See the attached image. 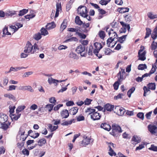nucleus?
Here are the masks:
<instances>
[{
	"mask_svg": "<svg viewBox=\"0 0 157 157\" xmlns=\"http://www.w3.org/2000/svg\"><path fill=\"white\" fill-rule=\"evenodd\" d=\"M112 135L116 136L117 134L122 132L121 127L117 124H114L112 126Z\"/></svg>",
	"mask_w": 157,
	"mask_h": 157,
	"instance_id": "nucleus-1",
	"label": "nucleus"
},
{
	"mask_svg": "<svg viewBox=\"0 0 157 157\" xmlns=\"http://www.w3.org/2000/svg\"><path fill=\"white\" fill-rule=\"evenodd\" d=\"M85 50V47L83 45H79L75 49L76 52L78 54H80L81 56H84L86 55V50Z\"/></svg>",
	"mask_w": 157,
	"mask_h": 157,
	"instance_id": "nucleus-2",
	"label": "nucleus"
},
{
	"mask_svg": "<svg viewBox=\"0 0 157 157\" xmlns=\"http://www.w3.org/2000/svg\"><path fill=\"white\" fill-rule=\"evenodd\" d=\"M33 46L28 41L24 48V52L26 53L33 54L34 52H33Z\"/></svg>",
	"mask_w": 157,
	"mask_h": 157,
	"instance_id": "nucleus-3",
	"label": "nucleus"
},
{
	"mask_svg": "<svg viewBox=\"0 0 157 157\" xmlns=\"http://www.w3.org/2000/svg\"><path fill=\"white\" fill-rule=\"evenodd\" d=\"M109 35L110 37L107 40V45H108L109 47H110V44L114 41L115 38L117 37V35L116 32L111 33L110 31H109Z\"/></svg>",
	"mask_w": 157,
	"mask_h": 157,
	"instance_id": "nucleus-4",
	"label": "nucleus"
},
{
	"mask_svg": "<svg viewBox=\"0 0 157 157\" xmlns=\"http://www.w3.org/2000/svg\"><path fill=\"white\" fill-rule=\"evenodd\" d=\"M77 11L79 14L83 17L84 16H86V14L87 13L86 7L84 6H79L77 9Z\"/></svg>",
	"mask_w": 157,
	"mask_h": 157,
	"instance_id": "nucleus-5",
	"label": "nucleus"
},
{
	"mask_svg": "<svg viewBox=\"0 0 157 157\" xmlns=\"http://www.w3.org/2000/svg\"><path fill=\"white\" fill-rule=\"evenodd\" d=\"M147 128L149 132L152 134L155 135L157 131V127L155 125L149 124Z\"/></svg>",
	"mask_w": 157,
	"mask_h": 157,
	"instance_id": "nucleus-6",
	"label": "nucleus"
},
{
	"mask_svg": "<svg viewBox=\"0 0 157 157\" xmlns=\"http://www.w3.org/2000/svg\"><path fill=\"white\" fill-rule=\"evenodd\" d=\"M143 49H140L139 50L138 52V56L139 57L138 59L142 61H144L146 59L145 57L146 52L145 51H144L141 53H140L141 52H143Z\"/></svg>",
	"mask_w": 157,
	"mask_h": 157,
	"instance_id": "nucleus-7",
	"label": "nucleus"
},
{
	"mask_svg": "<svg viewBox=\"0 0 157 157\" xmlns=\"http://www.w3.org/2000/svg\"><path fill=\"white\" fill-rule=\"evenodd\" d=\"M101 117V115L97 112H94L92 115H90V118L93 120H99Z\"/></svg>",
	"mask_w": 157,
	"mask_h": 157,
	"instance_id": "nucleus-8",
	"label": "nucleus"
},
{
	"mask_svg": "<svg viewBox=\"0 0 157 157\" xmlns=\"http://www.w3.org/2000/svg\"><path fill=\"white\" fill-rule=\"evenodd\" d=\"M8 119V117L6 114L0 113V123H4L7 121Z\"/></svg>",
	"mask_w": 157,
	"mask_h": 157,
	"instance_id": "nucleus-9",
	"label": "nucleus"
},
{
	"mask_svg": "<svg viewBox=\"0 0 157 157\" xmlns=\"http://www.w3.org/2000/svg\"><path fill=\"white\" fill-rule=\"evenodd\" d=\"M100 127L107 131H109L111 129L110 126L105 122L101 124Z\"/></svg>",
	"mask_w": 157,
	"mask_h": 157,
	"instance_id": "nucleus-10",
	"label": "nucleus"
},
{
	"mask_svg": "<svg viewBox=\"0 0 157 157\" xmlns=\"http://www.w3.org/2000/svg\"><path fill=\"white\" fill-rule=\"evenodd\" d=\"M114 106L111 105L109 104H107L105 105L104 109V111L105 110L107 111H111L114 108Z\"/></svg>",
	"mask_w": 157,
	"mask_h": 157,
	"instance_id": "nucleus-11",
	"label": "nucleus"
},
{
	"mask_svg": "<svg viewBox=\"0 0 157 157\" xmlns=\"http://www.w3.org/2000/svg\"><path fill=\"white\" fill-rule=\"evenodd\" d=\"M61 116L63 118H66L68 117L69 116V114L68 111L67 109L63 110L60 113Z\"/></svg>",
	"mask_w": 157,
	"mask_h": 157,
	"instance_id": "nucleus-12",
	"label": "nucleus"
},
{
	"mask_svg": "<svg viewBox=\"0 0 157 157\" xmlns=\"http://www.w3.org/2000/svg\"><path fill=\"white\" fill-rule=\"evenodd\" d=\"M56 26V25L54 22H52L48 24L46 26V28L47 29L50 30L54 28Z\"/></svg>",
	"mask_w": 157,
	"mask_h": 157,
	"instance_id": "nucleus-13",
	"label": "nucleus"
},
{
	"mask_svg": "<svg viewBox=\"0 0 157 157\" xmlns=\"http://www.w3.org/2000/svg\"><path fill=\"white\" fill-rule=\"evenodd\" d=\"M26 68L24 67H11L10 68V69L9 71V72H10L11 71H18L22 69Z\"/></svg>",
	"mask_w": 157,
	"mask_h": 157,
	"instance_id": "nucleus-14",
	"label": "nucleus"
},
{
	"mask_svg": "<svg viewBox=\"0 0 157 157\" xmlns=\"http://www.w3.org/2000/svg\"><path fill=\"white\" fill-rule=\"evenodd\" d=\"M125 112V110L122 108H121V109H119V110L114 111L115 113H116L119 116H122L123 115Z\"/></svg>",
	"mask_w": 157,
	"mask_h": 157,
	"instance_id": "nucleus-15",
	"label": "nucleus"
},
{
	"mask_svg": "<svg viewBox=\"0 0 157 157\" xmlns=\"http://www.w3.org/2000/svg\"><path fill=\"white\" fill-rule=\"evenodd\" d=\"M147 16L150 19H153L157 18V14H153L152 12H149L147 13Z\"/></svg>",
	"mask_w": 157,
	"mask_h": 157,
	"instance_id": "nucleus-16",
	"label": "nucleus"
},
{
	"mask_svg": "<svg viewBox=\"0 0 157 157\" xmlns=\"http://www.w3.org/2000/svg\"><path fill=\"white\" fill-rule=\"evenodd\" d=\"M108 147L109 148V151L110 152H108L110 156H113L114 155V156H116L117 155L116 153L112 149V147L110 144H109V143H108Z\"/></svg>",
	"mask_w": 157,
	"mask_h": 157,
	"instance_id": "nucleus-17",
	"label": "nucleus"
},
{
	"mask_svg": "<svg viewBox=\"0 0 157 157\" xmlns=\"http://www.w3.org/2000/svg\"><path fill=\"white\" fill-rule=\"evenodd\" d=\"M90 140V139L86 137L82 140V144L83 146H86V145L89 144Z\"/></svg>",
	"mask_w": 157,
	"mask_h": 157,
	"instance_id": "nucleus-18",
	"label": "nucleus"
},
{
	"mask_svg": "<svg viewBox=\"0 0 157 157\" xmlns=\"http://www.w3.org/2000/svg\"><path fill=\"white\" fill-rule=\"evenodd\" d=\"M95 111V109H92L91 108H87V109H86L85 113L88 114V115H92L94 112Z\"/></svg>",
	"mask_w": 157,
	"mask_h": 157,
	"instance_id": "nucleus-19",
	"label": "nucleus"
},
{
	"mask_svg": "<svg viewBox=\"0 0 157 157\" xmlns=\"http://www.w3.org/2000/svg\"><path fill=\"white\" fill-rule=\"evenodd\" d=\"M57 81H58V80L54 79L52 77L50 78H49L48 80V82L50 84H51L52 83L56 84V86H57L58 85Z\"/></svg>",
	"mask_w": 157,
	"mask_h": 157,
	"instance_id": "nucleus-20",
	"label": "nucleus"
},
{
	"mask_svg": "<svg viewBox=\"0 0 157 157\" xmlns=\"http://www.w3.org/2000/svg\"><path fill=\"white\" fill-rule=\"evenodd\" d=\"M129 9L128 7L126 8H120L118 9L119 12L121 13H124L128 12L129 10Z\"/></svg>",
	"mask_w": 157,
	"mask_h": 157,
	"instance_id": "nucleus-21",
	"label": "nucleus"
},
{
	"mask_svg": "<svg viewBox=\"0 0 157 157\" xmlns=\"http://www.w3.org/2000/svg\"><path fill=\"white\" fill-rule=\"evenodd\" d=\"M46 143V140L44 138H42L39 140L38 141V145L42 146Z\"/></svg>",
	"mask_w": 157,
	"mask_h": 157,
	"instance_id": "nucleus-22",
	"label": "nucleus"
},
{
	"mask_svg": "<svg viewBox=\"0 0 157 157\" xmlns=\"http://www.w3.org/2000/svg\"><path fill=\"white\" fill-rule=\"evenodd\" d=\"M54 105V104H48L46 105L45 108L47 110H48L49 112H50L52 110Z\"/></svg>",
	"mask_w": 157,
	"mask_h": 157,
	"instance_id": "nucleus-23",
	"label": "nucleus"
},
{
	"mask_svg": "<svg viewBox=\"0 0 157 157\" xmlns=\"http://www.w3.org/2000/svg\"><path fill=\"white\" fill-rule=\"evenodd\" d=\"M147 87L149 89L154 90L155 89V83H150L148 84Z\"/></svg>",
	"mask_w": 157,
	"mask_h": 157,
	"instance_id": "nucleus-24",
	"label": "nucleus"
},
{
	"mask_svg": "<svg viewBox=\"0 0 157 157\" xmlns=\"http://www.w3.org/2000/svg\"><path fill=\"white\" fill-rule=\"evenodd\" d=\"M10 123H9L8 124L4 123H1V128L4 130H6L8 128L9 126L10 125Z\"/></svg>",
	"mask_w": 157,
	"mask_h": 157,
	"instance_id": "nucleus-25",
	"label": "nucleus"
},
{
	"mask_svg": "<svg viewBox=\"0 0 157 157\" xmlns=\"http://www.w3.org/2000/svg\"><path fill=\"white\" fill-rule=\"evenodd\" d=\"M151 29L149 28H146V35L144 37V38L146 39L149 37L151 34Z\"/></svg>",
	"mask_w": 157,
	"mask_h": 157,
	"instance_id": "nucleus-26",
	"label": "nucleus"
},
{
	"mask_svg": "<svg viewBox=\"0 0 157 157\" xmlns=\"http://www.w3.org/2000/svg\"><path fill=\"white\" fill-rule=\"evenodd\" d=\"M48 127L50 129L51 132L56 130L58 128V126H52L51 124H48Z\"/></svg>",
	"mask_w": 157,
	"mask_h": 157,
	"instance_id": "nucleus-27",
	"label": "nucleus"
},
{
	"mask_svg": "<svg viewBox=\"0 0 157 157\" xmlns=\"http://www.w3.org/2000/svg\"><path fill=\"white\" fill-rule=\"evenodd\" d=\"M78 109L77 107L72 108L71 109L70 113L73 115H75L77 112Z\"/></svg>",
	"mask_w": 157,
	"mask_h": 157,
	"instance_id": "nucleus-28",
	"label": "nucleus"
},
{
	"mask_svg": "<svg viewBox=\"0 0 157 157\" xmlns=\"http://www.w3.org/2000/svg\"><path fill=\"white\" fill-rule=\"evenodd\" d=\"M95 48L100 50L102 48V46L100 43L96 42L94 44Z\"/></svg>",
	"mask_w": 157,
	"mask_h": 157,
	"instance_id": "nucleus-29",
	"label": "nucleus"
},
{
	"mask_svg": "<svg viewBox=\"0 0 157 157\" xmlns=\"http://www.w3.org/2000/svg\"><path fill=\"white\" fill-rule=\"evenodd\" d=\"M75 23L79 25H81L83 24V22L80 20L79 17L78 16L76 17Z\"/></svg>",
	"mask_w": 157,
	"mask_h": 157,
	"instance_id": "nucleus-30",
	"label": "nucleus"
},
{
	"mask_svg": "<svg viewBox=\"0 0 157 157\" xmlns=\"http://www.w3.org/2000/svg\"><path fill=\"white\" fill-rule=\"evenodd\" d=\"M4 96L13 100H15V99L14 96L11 94H4Z\"/></svg>",
	"mask_w": 157,
	"mask_h": 157,
	"instance_id": "nucleus-31",
	"label": "nucleus"
},
{
	"mask_svg": "<svg viewBox=\"0 0 157 157\" xmlns=\"http://www.w3.org/2000/svg\"><path fill=\"white\" fill-rule=\"evenodd\" d=\"M74 120H75L74 119H72L70 121H64L63 123H61V124L63 126H67L69 124H71L72 122Z\"/></svg>",
	"mask_w": 157,
	"mask_h": 157,
	"instance_id": "nucleus-32",
	"label": "nucleus"
},
{
	"mask_svg": "<svg viewBox=\"0 0 157 157\" xmlns=\"http://www.w3.org/2000/svg\"><path fill=\"white\" fill-rule=\"evenodd\" d=\"M157 48V43L153 41L151 44V48L152 50H155Z\"/></svg>",
	"mask_w": 157,
	"mask_h": 157,
	"instance_id": "nucleus-33",
	"label": "nucleus"
},
{
	"mask_svg": "<svg viewBox=\"0 0 157 157\" xmlns=\"http://www.w3.org/2000/svg\"><path fill=\"white\" fill-rule=\"evenodd\" d=\"M123 75L121 73V71H119L117 74V77L118 78V81L121 82L123 79Z\"/></svg>",
	"mask_w": 157,
	"mask_h": 157,
	"instance_id": "nucleus-34",
	"label": "nucleus"
},
{
	"mask_svg": "<svg viewBox=\"0 0 157 157\" xmlns=\"http://www.w3.org/2000/svg\"><path fill=\"white\" fill-rule=\"evenodd\" d=\"M135 89V87H133L129 90L127 93L128 97L130 98L131 97L132 94L134 92Z\"/></svg>",
	"mask_w": 157,
	"mask_h": 157,
	"instance_id": "nucleus-35",
	"label": "nucleus"
},
{
	"mask_svg": "<svg viewBox=\"0 0 157 157\" xmlns=\"http://www.w3.org/2000/svg\"><path fill=\"white\" fill-rule=\"evenodd\" d=\"M28 11V10L23 9L22 10H20L18 15L19 16H22L26 13Z\"/></svg>",
	"mask_w": 157,
	"mask_h": 157,
	"instance_id": "nucleus-36",
	"label": "nucleus"
},
{
	"mask_svg": "<svg viewBox=\"0 0 157 157\" xmlns=\"http://www.w3.org/2000/svg\"><path fill=\"white\" fill-rule=\"evenodd\" d=\"M127 35H125L119 37L118 41L121 43H122L125 40Z\"/></svg>",
	"mask_w": 157,
	"mask_h": 157,
	"instance_id": "nucleus-37",
	"label": "nucleus"
},
{
	"mask_svg": "<svg viewBox=\"0 0 157 157\" xmlns=\"http://www.w3.org/2000/svg\"><path fill=\"white\" fill-rule=\"evenodd\" d=\"M41 34L40 33L35 34L33 36L34 39L37 40H38L41 38Z\"/></svg>",
	"mask_w": 157,
	"mask_h": 157,
	"instance_id": "nucleus-38",
	"label": "nucleus"
},
{
	"mask_svg": "<svg viewBox=\"0 0 157 157\" xmlns=\"http://www.w3.org/2000/svg\"><path fill=\"white\" fill-rule=\"evenodd\" d=\"M3 34L7 35H11V33L8 30V28L5 26L3 30Z\"/></svg>",
	"mask_w": 157,
	"mask_h": 157,
	"instance_id": "nucleus-39",
	"label": "nucleus"
},
{
	"mask_svg": "<svg viewBox=\"0 0 157 157\" xmlns=\"http://www.w3.org/2000/svg\"><path fill=\"white\" fill-rule=\"evenodd\" d=\"M150 89H149L148 87L147 88L146 86H144L143 87V90H144V96H146L147 95L146 93L147 92L150 93Z\"/></svg>",
	"mask_w": 157,
	"mask_h": 157,
	"instance_id": "nucleus-40",
	"label": "nucleus"
},
{
	"mask_svg": "<svg viewBox=\"0 0 157 157\" xmlns=\"http://www.w3.org/2000/svg\"><path fill=\"white\" fill-rule=\"evenodd\" d=\"M124 18L127 22H129L132 19V17L131 15H126L124 16Z\"/></svg>",
	"mask_w": 157,
	"mask_h": 157,
	"instance_id": "nucleus-41",
	"label": "nucleus"
},
{
	"mask_svg": "<svg viewBox=\"0 0 157 157\" xmlns=\"http://www.w3.org/2000/svg\"><path fill=\"white\" fill-rule=\"evenodd\" d=\"M147 68V66L145 64H140L138 67V69L140 70H143Z\"/></svg>",
	"mask_w": 157,
	"mask_h": 157,
	"instance_id": "nucleus-42",
	"label": "nucleus"
},
{
	"mask_svg": "<svg viewBox=\"0 0 157 157\" xmlns=\"http://www.w3.org/2000/svg\"><path fill=\"white\" fill-rule=\"evenodd\" d=\"M41 32V34L44 35L46 36L48 34V31L44 28H42L40 30Z\"/></svg>",
	"mask_w": 157,
	"mask_h": 157,
	"instance_id": "nucleus-43",
	"label": "nucleus"
},
{
	"mask_svg": "<svg viewBox=\"0 0 157 157\" xmlns=\"http://www.w3.org/2000/svg\"><path fill=\"white\" fill-rule=\"evenodd\" d=\"M69 57L72 58L74 59H78L76 54L73 52H71L69 55Z\"/></svg>",
	"mask_w": 157,
	"mask_h": 157,
	"instance_id": "nucleus-44",
	"label": "nucleus"
},
{
	"mask_svg": "<svg viewBox=\"0 0 157 157\" xmlns=\"http://www.w3.org/2000/svg\"><path fill=\"white\" fill-rule=\"evenodd\" d=\"M21 114H18L17 115H13L11 116V118L14 120H17L20 117Z\"/></svg>",
	"mask_w": 157,
	"mask_h": 157,
	"instance_id": "nucleus-45",
	"label": "nucleus"
},
{
	"mask_svg": "<svg viewBox=\"0 0 157 157\" xmlns=\"http://www.w3.org/2000/svg\"><path fill=\"white\" fill-rule=\"evenodd\" d=\"M25 108V105L19 106L16 109L17 113L21 112L22 110H24Z\"/></svg>",
	"mask_w": 157,
	"mask_h": 157,
	"instance_id": "nucleus-46",
	"label": "nucleus"
},
{
	"mask_svg": "<svg viewBox=\"0 0 157 157\" xmlns=\"http://www.w3.org/2000/svg\"><path fill=\"white\" fill-rule=\"evenodd\" d=\"M78 40V39L76 37H73L66 40L65 41L66 42L72 41H77Z\"/></svg>",
	"mask_w": 157,
	"mask_h": 157,
	"instance_id": "nucleus-47",
	"label": "nucleus"
},
{
	"mask_svg": "<svg viewBox=\"0 0 157 157\" xmlns=\"http://www.w3.org/2000/svg\"><path fill=\"white\" fill-rule=\"evenodd\" d=\"M33 46L34 48L33 49V52H38L39 50V48L37 44H36L35 43Z\"/></svg>",
	"mask_w": 157,
	"mask_h": 157,
	"instance_id": "nucleus-48",
	"label": "nucleus"
},
{
	"mask_svg": "<svg viewBox=\"0 0 157 157\" xmlns=\"http://www.w3.org/2000/svg\"><path fill=\"white\" fill-rule=\"evenodd\" d=\"M68 30L71 32H76V34H77V32H79L80 30L78 29H75L74 28H69Z\"/></svg>",
	"mask_w": 157,
	"mask_h": 157,
	"instance_id": "nucleus-49",
	"label": "nucleus"
},
{
	"mask_svg": "<svg viewBox=\"0 0 157 157\" xmlns=\"http://www.w3.org/2000/svg\"><path fill=\"white\" fill-rule=\"evenodd\" d=\"M100 50H98L96 48L94 50H93V53H94L95 55L97 56L98 57V58L100 59L102 57V56L101 55H100V56H98V53L99 51Z\"/></svg>",
	"mask_w": 157,
	"mask_h": 157,
	"instance_id": "nucleus-50",
	"label": "nucleus"
},
{
	"mask_svg": "<svg viewBox=\"0 0 157 157\" xmlns=\"http://www.w3.org/2000/svg\"><path fill=\"white\" fill-rule=\"evenodd\" d=\"M148 149L153 151H157V146H155L153 144H152L151 147Z\"/></svg>",
	"mask_w": 157,
	"mask_h": 157,
	"instance_id": "nucleus-51",
	"label": "nucleus"
},
{
	"mask_svg": "<svg viewBox=\"0 0 157 157\" xmlns=\"http://www.w3.org/2000/svg\"><path fill=\"white\" fill-rule=\"evenodd\" d=\"M67 26L66 25V24L65 22H63L61 25L60 29V31H62L63 30H64L66 28Z\"/></svg>",
	"mask_w": 157,
	"mask_h": 157,
	"instance_id": "nucleus-52",
	"label": "nucleus"
},
{
	"mask_svg": "<svg viewBox=\"0 0 157 157\" xmlns=\"http://www.w3.org/2000/svg\"><path fill=\"white\" fill-rule=\"evenodd\" d=\"M119 81H118L116 82L113 85L114 89L116 90H117L119 86Z\"/></svg>",
	"mask_w": 157,
	"mask_h": 157,
	"instance_id": "nucleus-53",
	"label": "nucleus"
},
{
	"mask_svg": "<svg viewBox=\"0 0 157 157\" xmlns=\"http://www.w3.org/2000/svg\"><path fill=\"white\" fill-rule=\"evenodd\" d=\"M99 36L101 39H104L105 37V32L102 31H100L99 33Z\"/></svg>",
	"mask_w": 157,
	"mask_h": 157,
	"instance_id": "nucleus-54",
	"label": "nucleus"
},
{
	"mask_svg": "<svg viewBox=\"0 0 157 157\" xmlns=\"http://www.w3.org/2000/svg\"><path fill=\"white\" fill-rule=\"evenodd\" d=\"M9 79L8 77H5L3 78V84L4 86H6L8 83Z\"/></svg>",
	"mask_w": 157,
	"mask_h": 157,
	"instance_id": "nucleus-55",
	"label": "nucleus"
},
{
	"mask_svg": "<svg viewBox=\"0 0 157 157\" xmlns=\"http://www.w3.org/2000/svg\"><path fill=\"white\" fill-rule=\"evenodd\" d=\"M63 106V104H59L58 105L56 106H55L53 110L54 111H57L59 109L60 107Z\"/></svg>",
	"mask_w": 157,
	"mask_h": 157,
	"instance_id": "nucleus-56",
	"label": "nucleus"
},
{
	"mask_svg": "<svg viewBox=\"0 0 157 157\" xmlns=\"http://www.w3.org/2000/svg\"><path fill=\"white\" fill-rule=\"evenodd\" d=\"M137 116L142 120H143L144 119V114L143 113L140 112L138 113L137 115Z\"/></svg>",
	"mask_w": 157,
	"mask_h": 157,
	"instance_id": "nucleus-57",
	"label": "nucleus"
},
{
	"mask_svg": "<svg viewBox=\"0 0 157 157\" xmlns=\"http://www.w3.org/2000/svg\"><path fill=\"white\" fill-rule=\"evenodd\" d=\"M22 152L23 154L24 155H26L28 156L29 155V151L26 148L24 149L22 151Z\"/></svg>",
	"mask_w": 157,
	"mask_h": 157,
	"instance_id": "nucleus-58",
	"label": "nucleus"
},
{
	"mask_svg": "<svg viewBox=\"0 0 157 157\" xmlns=\"http://www.w3.org/2000/svg\"><path fill=\"white\" fill-rule=\"evenodd\" d=\"M99 3L102 6L106 5L108 4V2L106 0H101L99 2Z\"/></svg>",
	"mask_w": 157,
	"mask_h": 157,
	"instance_id": "nucleus-59",
	"label": "nucleus"
},
{
	"mask_svg": "<svg viewBox=\"0 0 157 157\" xmlns=\"http://www.w3.org/2000/svg\"><path fill=\"white\" fill-rule=\"evenodd\" d=\"M92 101V100L87 98L85 101L84 103H85V105H89L90 104Z\"/></svg>",
	"mask_w": 157,
	"mask_h": 157,
	"instance_id": "nucleus-60",
	"label": "nucleus"
},
{
	"mask_svg": "<svg viewBox=\"0 0 157 157\" xmlns=\"http://www.w3.org/2000/svg\"><path fill=\"white\" fill-rule=\"evenodd\" d=\"M49 101L51 103L54 104L55 105L56 102V100L55 97H51L49 99Z\"/></svg>",
	"mask_w": 157,
	"mask_h": 157,
	"instance_id": "nucleus-61",
	"label": "nucleus"
},
{
	"mask_svg": "<svg viewBox=\"0 0 157 157\" xmlns=\"http://www.w3.org/2000/svg\"><path fill=\"white\" fill-rule=\"evenodd\" d=\"M77 34L82 39H84L86 37V36L85 34H82L81 33H80L79 32H77Z\"/></svg>",
	"mask_w": 157,
	"mask_h": 157,
	"instance_id": "nucleus-62",
	"label": "nucleus"
},
{
	"mask_svg": "<svg viewBox=\"0 0 157 157\" xmlns=\"http://www.w3.org/2000/svg\"><path fill=\"white\" fill-rule=\"evenodd\" d=\"M33 72L32 71H29L25 73L23 75V77H28L29 75H32Z\"/></svg>",
	"mask_w": 157,
	"mask_h": 157,
	"instance_id": "nucleus-63",
	"label": "nucleus"
},
{
	"mask_svg": "<svg viewBox=\"0 0 157 157\" xmlns=\"http://www.w3.org/2000/svg\"><path fill=\"white\" fill-rule=\"evenodd\" d=\"M144 144H141L138 147H137L136 149V151H137L138 150H140L143 149V148H144Z\"/></svg>",
	"mask_w": 157,
	"mask_h": 157,
	"instance_id": "nucleus-64",
	"label": "nucleus"
}]
</instances>
